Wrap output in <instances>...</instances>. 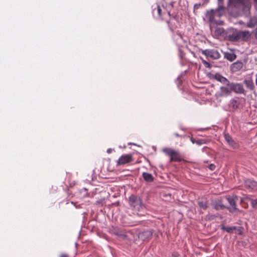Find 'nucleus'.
Here are the masks:
<instances>
[{
    "instance_id": "12",
    "label": "nucleus",
    "mask_w": 257,
    "mask_h": 257,
    "mask_svg": "<svg viewBox=\"0 0 257 257\" xmlns=\"http://www.w3.org/2000/svg\"><path fill=\"white\" fill-rule=\"evenodd\" d=\"M133 161L132 155L131 154H124L120 156L117 162V165H124L132 162Z\"/></svg>"
},
{
    "instance_id": "27",
    "label": "nucleus",
    "mask_w": 257,
    "mask_h": 257,
    "mask_svg": "<svg viewBox=\"0 0 257 257\" xmlns=\"http://www.w3.org/2000/svg\"><path fill=\"white\" fill-rule=\"evenodd\" d=\"M214 209L217 210H222L225 208V206L222 204L221 200H218L213 204Z\"/></svg>"
},
{
    "instance_id": "37",
    "label": "nucleus",
    "mask_w": 257,
    "mask_h": 257,
    "mask_svg": "<svg viewBox=\"0 0 257 257\" xmlns=\"http://www.w3.org/2000/svg\"><path fill=\"white\" fill-rule=\"evenodd\" d=\"M176 33H177V35L178 36V37H179V38L180 39L182 40L183 39V37H182L181 34L180 32H177Z\"/></svg>"
},
{
    "instance_id": "41",
    "label": "nucleus",
    "mask_w": 257,
    "mask_h": 257,
    "mask_svg": "<svg viewBox=\"0 0 257 257\" xmlns=\"http://www.w3.org/2000/svg\"><path fill=\"white\" fill-rule=\"evenodd\" d=\"M256 79H255V84L257 86V75L256 76Z\"/></svg>"
},
{
    "instance_id": "21",
    "label": "nucleus",
    "mask_w": 257,
    "mask_h": 257,
    "mask_svg": "<svg viewBox=\"0 0 257 257\" xmlns=\"http://www.w3.org/2000/svg\"><path fill=\"white\" fill-rule=\"evenodd\" d=\"M142 176L144 180L147 182L152 183L154 180V177L150 173L147 172H143L142 174Z\"/></svg>"
},
{
    "instance_id": "36",
    "label": "nucleus",
    "mask_w": 257,
    "mask_h": 257,
    "mask_svg": "<svg viewBox=\"0 0 257 257\" xmlns=\"http://www.w3.org/2000/svg\"><path fill=\"white\" fill-rule=\"evenodd\" d=\"M205 143V141L203 140H200L196 141V144L198 145H202Z\"/></svg>"
},
{
    "instance_id": "13",
    "label": "nucleus",
    "mask_w": 257,
    "mask_h": 257,
    "mask_svg": "<svg viewBox=\"0 0 257 257\" xmlns=\"http://www.w3.org/2000/svg\"><path fill=\"white\" fill-rule=\"evenodd\" d=\"M153 233V230L152 229L144 230L139 234L138 237L139 239L144 241L148 240L151 238Z\"/></svg>"
},
{
    "instance_id": "25",
    "label": "nucleus",
    "mask_w": 257,
    "mask_h": 257,
    "mask_svg": "<svg viewBox=\"0 0 257 257\" xmlns=\"http://www.w3.org/2000/svg\"><path fill=\"white\" fill-rule=\"evenodd\" d=\"M243 83L245 84L246 88L250 90H253L254 88V85L253 81L250 79H245L243 81Z\"/></svg>"
},
{
    "instance_id": "35",
    "label": "nucleus",
    "mask_w": 257,
    "mask_h": 257,
    "mask_svg": "<svg viewBox=\"0 0 257 257\" xmlns=\"http://www.w3.org/2000/svg\"><path fill=\"white\" fill-rule=\"evenodd\" d=\"M172 257H181V256L179 253L174 252L172 253Z\"/></svg>"
},
{
    "instance_id": "39",
    "label": "nucleus",
    "mask_w": 257,
    "mask_h": 257,
    "mask_svg": "<svg viewBox=\"0 0 257 257\" xmlns=\"http://www.w3.org/2000/svg\"><path fill=\"white\" fill-rule=\"evenodd\" d=\"M61 257H68V255L67 254H62Z\"/></svg>"
},
{
    "instance_id": "20",
    "label": "nucleus",
    "mask_w": 257,
    "mask_h": 257,
    "mask_svg": "<svg viewBox=\"0 0 257 257\" xmlns=\"http://www.w3.org/2000/svg\"><path fill=\"white\" fill-rule=\"evenodd\" d=\"M182 159L181 158V156H180V153H179V152H178L175 150L173 152V156H172L170 157L169 162H181L182 161Z\"/></svg>"
},
{
    "instance_id": "18",
    "label": "nucleus",
    "mask_w": 257,
    "mask_h": 257,
    "mask_svg": "<svg viewBox=\"0 0 257 257\" xmlns=\"http://www.w3.org/2000/svg\"><path fill=\"white\" fill-rule=\"evenodd\" d=\"M239 102L235 99H231L228 103V109L229 111H234L236 110L239 105Z\"/></svg>"
},
{
    "instance_id": "6",
    "label": "nucleus",
    "mask_w": 257,
    "mask_h": 257,
    "mask_svg": "<svg viewBox=\"0 0 257 257\" xmlns=\"http://www.w3.org/2000/svg\"><path fill=\"white\" fill-rule=\"evenodd\" d=\"M218 7L215 9H212L215 15L217 18H220L224 15L225 13V8L224 6L223 0H217Z\"/></svg>"
},
{
    "instance_id": "28",
    "label": "nucleus",
    "mask_w": 257,
    "mask_h": 257,
    "mask_svg": "<svg viewBox=\"0 0 257 257\" xmlns=\"http://www.w3.org/2000/svg\"><path fill=\"white\" fill-rule=\"evenodd\" d=\"M174 149L170 148H165L163 149L162 151L167 156L170 157L173 156Z\"/></svg>"
},
{
    "instance_id": "3",
    "label": "nucleus",
    "mask_w": 257,
    "mask_h": 257,
    "mask_svg": "<svg viewBox=\"0 0 257 257\" xmlns=\"http://www.w3.org/2000/svg\"><path fill=\"white\" fill-rule=\"evenodd\" d=\"M251 0H229V3L234 7L242 6L250 7L251 5ZM254 8L257 10V0H252Z\"/></svg>"
},
{
    "instance_id": "38",
    "label": "nucleus",
    "mask_w": 257,
    "mask_h": 257,
    "mask_svg": "<svg viewBox=\"0 0 257 257\" xmlns=\"http://www.w3.org/2000/svg\"><path fill=\"white\" fill-rule=\"evenodd\" d=\"M111 151H112V149L110 148L108 149L106 151L107 153L108 154L110 153L111 152Z\"/></svg>"
},
{
    "instance_id": "16",
    "label": "nucleus",
    "mask_w": 257,
    "mask_h": 257,
    "mask_svg": "<svg viewBox=\"0 0 257 257\" xmlns=\"http://www.w3.org/2000/svg\"><path fill=\"white\" fill-rule=\"evenodd\" d=\"M243 63L241 61H237L231 65L230 69L232 72H236L242 69Z\"/></svg>"
},
{
    "instance_id": "32",
    "label": "nucleus",
    "mask_w": 257,
    "mask_h": 257,
    "mask_svg": "<svg viewBox=\"0 0 257 257\" xmlns=\"http://www.w3.org/2000/svg\"><path fill=\"white\" fill-rule=\"evenodd\" d=\"M202 63L204 64V65L205 66V67L209 68H211V65L206 61L203 60Z\"/></svg>"
},
{
    "instance_id": "34",
    "label": "nucleus",
    "mask_w": 257,
    "mask_h": 257,
    "mask_svg": "<svg viewBox=\"0 0 257 257\" xmlns=\"http://www.w3.org/2000/svg\"><path fill=\"white\" fill-rule=\"evenodd\" d=\"M184 54H184V53L183 52V51L181 49H179V56H180L181 58H183V57L184 56Z\"/></svg>"
},
{
    "instance_id": "17",
    "label": "nucleus",
    "mask_w": 257,
    "mask_h": 257,
    "mask_svg": "<svg viewBox=\"0 0 257 257\" xmlns=\"http://www.w3.org/2000/svg\"><path fill=\"white\" fill-rule=\"evenodd\" d=\"M251 36V34L248 31H239L238 41H247Z\"/></svg>"
},
{
    "instance_id": "4",
    "label": "nucleus",
    "mask_w": 257,
    "mask_h": 257,
    "mask_svg": "<svg viewBox=\"0 0 257 257\" xmlns=\"http://www.w3.org/2000/svg\"><path fill=\"white\" fill-rule=\"evenodd\" d=\"M239 31L234 28H229L225 33V38L231 42L238 41Z\"/></svg>"
},
{
    "instance_id": "31",
    "label": "nucleus",
    "mask_w": 257,
    "mask_h": 257,
    "mask_svg": "<svg viewBox=\"0 0 257 257\" xmlns=\"http://www.w3.org/2000/svg\"><path fill=\"white\" fill-rule=\"evenodd\" d=\"M249 200L250 201L251 206L253 208L257 207V199L249 198Z\"/></svg>"
},
{
    "instance_id": "9",
    "label": "nucleus",
    "mask_w": 257,
    "mask_h": 257,
    "mask_svg": "<svg viewBox=\"0 0 257 257\" xmlns=\"http://www.w3.org/2000/svg\"><path fill=\"white\" fill-rule=\"evenodd\" d=\"M206 17L208 22L212 24H216L217 25H222L224 23L223 21H218L215 19V18L217 17L215 15L213 11L211 10L207 12Z\"/></svg>"
},
{
    "instance_id": "14",
    "label": "nucleus",
    "mask_w": 257,
    "mask_h": 257,
    "mask_svg": "<svg viewBox=\"0 0 257 257\" xmlns=\"http://www.w3.org/2000/svg\"><path fill=\"white\" fill-rule=\"evenodd\" d=\"M224 139L227 143L233 149H236L238 147V145L232 139V137L228 134L224 135Z\"/></svg>"
},
{
    "instance_id": "24",
    "label": "nucleus",
    "mask_w": 257,
    "mask_h": 257,
    "mask_svg": "<svg viewBox=\"0 0 257 257\" xmlns=\"http://www.w3.org/2000/svg\"><path fill=\"white\" fill-rule=\"evenodd\" d=\"M198 204L200 208L204 210H206L208 208V202L206 199L199 200Z\"/></svg>"
},
{
    "instance_id": "23",
    "label": "nucleus",
    "mask_w": 257,
    "mask_h": 257,
    "mask_svg": "<svg viewBox=\"0 0 257 257\" xmlns=\"http://www.w3.org/2000/svg\"><path fill=\"white\" fill-rule=\"evenodd\" d=\"M257 25V18L252 17L250 19L249 22L246 23V27L249 28H252Z\"/></svg>"
},
{
    "instance_id": "33",
    "label": "nucleus",
    "mask_w": 257,
    "mask_h": 257,
    "mask_svg": "<svg viewBox=\"0 0 257 257\" xmlns=\"http://www.w3.org/2000/svg\"><path fill=\"white\" fill-rule=\"evenodd\" d=\"M208 168L210 170L213 171L215 169L216 166L213 164H211L209 165Z\"/></svg>"
},
{
    "instance_id": "29",
    "label": "nucleus",
    "mask_w": 257,
    "mask_h": 257,
    "mask_svg": "<svg viewBox=\"0 0 257 257\" xmlns=\"http://www.w3.org/2000/svg\"><path fill=\"white\" fill-rule=\"evenodd\" d=\"M224 29L223 28H217L214 31L215 34L217 36H220L224 33Z\"/></svg>"
},
{
    "instance_id": "1",
    "label": "nucleus",
    "mask_w": 257,
    "mask_h": 257,
    "mask_svg": "<svg viewBox=\"0 0 257 257\" xmlns=\"http://www.w3.org/2000/svg\"><path fill=\"white\" fill-rule=\"evenodd\" d=\"M176 3L171 2L169 3L166 2H162V7L164 11H165L170 18L177 20L178 18V10L176 8Z\"/></svg>"
},
{
    "instance_id": "2",
    "label": "nucleus",
    "mask_w": 257,
    "mask_h": 257,
    "mask_svg": "<svg viewBox=\"0 0 257 257\" xmlns=\"http://www.w3.org/2000/svg\"><path fill=\"white\" fill-rule=\"evenodd\" d=\"M113 233L117 236L120 239L131 240L134 238V235L132 231L120 228L114 229Z\"/></svg>"
},
{
    "instance_id": "30",
    "label": "nucleus",
    "mask_w": 257,
    "mask_h": 257,
    "mask_svg": "<svg viewBox=\"0 0 257 257\" xmlns=\"http://www.w3.org/2000/svg\"><path fill=\"white\" fill-rule=\"evenodd\" d=\"M221 228H222V229H223L224 230H226L228 233H231V232H232L233 230H234L235 229V226L226 227V226H223Z\"/></svg>"
},
{
    "instance_id": "7",
    "label": "nucleus",
    "mask_w": 257,
    "mask_h": 257,
    "mask_svg": "<svg viewBox=\"0 0 257 257\" xmlns=\"http://www.w3.org/2000/svg\"><path fill=\"white\" fill-rule=\"evenodd\" d=\"M130 205L137 209H140L142 205V200L139 196L131 195L129 198Z\"/></svg>"
},
{
    "instance_id": "19",
    "label": "nucleus",
    "mask_w": 257,
    "mask_h": 257,
    "mask_svg": "<svg viewBox=\"0 0 257 257\" xmlns=\"http://www.w3.org/2000/svg\"><path fill=\"white\" fill-rule=\"evenodd\" d=\"M168 26L170 30L174 32V30L177 28V26L179 24L178 18L177 20H175L172 18H170V20L167 22Z\"/></svg>"
},
{
    "instance_id": "5",
    "label": "nucleus",
    "mask_w": 257,
    "mask_h": 257,
    "mask_svg": "<svg viewBox=\"0 0 257 257\" xmlns=\"http://www.w3.org/2000/svg\"><path fill=\"white\" fill-rule=\"evenodd\" d=\"M230 87L231 91H234L237 94H245V90L241 83L230 82L228 84Z\"/></svg>"
},
{
    "instance_id": "40",
    "label": "nucleus",
    "mask_w": 257,
    "mask_h": 257,
    "mask_svg": "<svg viewBox=\"0 0 257 257\" xmlns=\"http://www.w3.org/2000/svg\"><path fill=\"white\" fill-rule=\"evenodd\" d=\"M175 136L177 137H180V136L178 134V133H175Z\"/></svg>"
},
{
    "instance_id": "22",
    "label": "nucleus",
    "mask_w": 257,
    "mask_h": 257,
    "mask_svg": "<svg viewBox=\"0 0 257 257\" xmlns=\"http://www.w3.org/2000/svg\"><path fill=\"white\" fill-rule=\"evenodd\" d=\"M155 11H157L158 16L159 17H161L163 16V15H164L166 13V12L164 11L163 9L162 3L161 4V5H158L157 9L154 8L153 9V13H155Z\"/></svg>"
},
{
    "instance_id": "11",
    "label": "nucleus",
    "mask_w": 257,
    "mask_h": 257,
    "mask_svg": "<svg viewBox=\"0 0 257 257\" xmlns=\"http://www.w3.org/2000/svg\"><path fill=\"white\" fill-rule=\"evenodd\" d=\"M230 87L221 86L220 87L219 90L215 93V97L218 98L222 97H226L231 93Z\"/></svg>"
},
{
    "instance_id": "15",
    "label": "nucleus",
    "mask_w": 257,
    "mask_h": 257,
    "mask_svg": "<svg viewBox=\"0 0 257 257\" xmlns=\"http://www.w3.org/2000/svg\"><path fill=\"white\" fill-rule=\"evenodd\" d=\"M213 78L217 81L226 85L227 86L230 83L229 81L226 78L223 76L220 73H216Z\"/></svg>"
},
{
    "instance_id": "10",
    "label": "nucleus",
    "mask_w": 257,
    "mask_h": 257,
    "mask_svg": "<svg viewBox=\"0 0 257 257\" xmlns=\"http://www.w3.org/2000/svg\"><path fill=\"white\" fill-rule=\"evenodd\" d=\"M226 200L231 206L230 207H227V208L229 211L233 213L235 211L238 210V209L236 207V202L238 200V197L237 196H232V197H227Z\"/></svg>"
},
{
    "instance_id": "26",
    "label": "nucleus",
    "mask_w": 257,
    "mask_h": 257,
    "mask_svg": "<svg viewBox=\"0 0 257 257\" xmlns=\"http://www.w3.org/2000/svg\"><path fill=\"white\" fill-rule=\"evenodd\" d=\"M224 57L229 61L232 62L236 59V56L233 53L225 52L224 54Z\"/></svg>"
},
{
    "instance_id": "8",
    "label": "nucleus",
    "mask_w": 257,
    "mask_h": 257,
    "mask_svg": "<svg viewBox=\"0 0 257 257\" xmlns=\"http://www.w3.org/2000/svg\"><path fill=\"white\" fill-rule=\"evenodd\" d=\"M202 53L208 58L218 59L220 57L219 52L215 49H205L202 51Z\"/></svg>"
}]
</instances>
